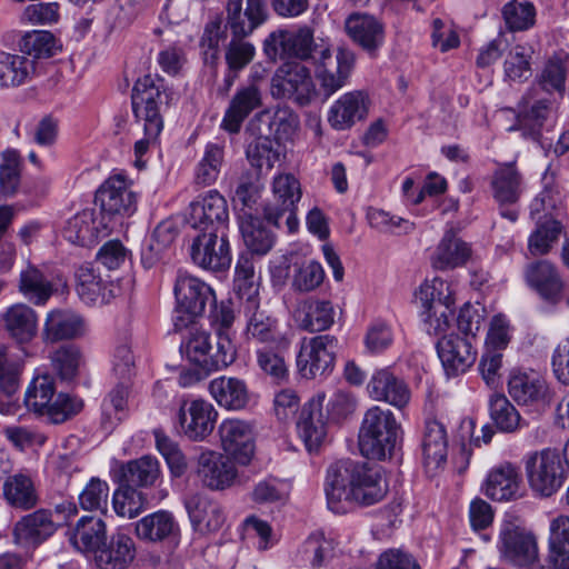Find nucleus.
Wrapping results in <instances>:
<instances>
[{"mask_svg": "<svg viewBox=\"0 0 569 569\" xmlns=\"http://www.w3.org/2000/svg\"><path fill=\"white\" fill-rule=\"evenodd\" d=\"M263 51L270 59L287 54L302 61L311 60L320 87L328 97L346 86L356 63L352 50L339 47L333 54L331 44L323 39L316 41L313 30L308 26L296 32H271L263 41Z\"/></svg>", "mask_w": 569, "mask_h": 569, "instance_id": "f257e3e1", "label": "nucleus"}, {"mask_svg": "<svg viewBox=\"0 0 569 569\" xmlns=\"http://www.w3.org/2000/svg\"><path fill=\"white\" fill-rule=\"evenodd\" d=\"M325 491L329 509L346 513L352 503L371 506L381 501L388 486L379 467L347 459L330 465Z\"/></svg>", "mask_w": 569, "mask_h": 569, "instance_id": "f03ea898", "label": "nucleus"}, {"mask_svg": "<svg viewBox=\"0 0 569 569\" xmlns=\"http://www.w3.org/2000/svg\"><path fill=\"white\" fill-rule=\"evenodd\" d=\"M26 408L51 423H62L83 408L80 398L56 392L54 378L49 373L37 375L29 382L23 399Z\"/></svg>", "mask_w": 569, "mask_h": 569, "instance_id": "7ed1b4c3", "label": "nucleus"}, {"mask_svg": "<svg viewBox=\"0 0 569 569\" xmlns=\"http://www.w3.org/2000/svg\"><path fill=\"white\" fill-rule=\"evenodd\" d=\"M400 432L401 426L391 410L372 406L363 413L358 435L359 449L368 459L390 458Z\"/></svg>", "mask_w": 569, "mask_h": 569, "instance_id": "20e7f679", "label": "nucleus"}, {"mask_svg": "<svg viewBox=\"0 0 569 569\" xmlns=\"http://www.w3.org/2000/svg\"><path fill=\"white\" fill-rule=\"evenodd\" d=\"M182 357L206 371L227 368L236 359V347L228 335L219 332L216 345L202 328L192 326L180 343Z\"/></svg>", "mask_w": 569, "mask_h": 569, "instance_id": "39448f33", "label": "nucleus"}, {"mask_svg": "<svg viewBox=\"0 0 569 569\" xmlns=\"http://www.w3.org/2000/svg\"><path fill=\"white\" fill-rule=\"evenodd\" d=\"M162 86L156 83L152 76L138 79L132 91V109L138 121L143 123L144 137L134 143V153L142 157L154 143L162 131L163 120L160 114Z\"/></svg>", "mask_w": 569, "mask_h": 569, "instance_id": "423d86ee", "label": "nucleus"}, {"mask_svg": "<svg viewBox=\"0 0 569 569\" xmlns=\"http://www.w3.org/2000/svg\"><path fill=\"white\" fill-rule=\"evenodd\" d=\"M173 292V323L179 330L193 323L194 319L203 313L207 303L214 302L212 288L184 270L178 271Z\"/></svg>", "mask_w": 569, "mask_h": 569, "instance_id": "0eeeda50", "label": "nucleus"}, {"mask_svg": "<svg viewBox=\"0 0 569 569\" xmlns=\"http://www.w3.org/2000/svg\"><path fill=\"white\" fill-rule=\"evenodd\" d=\"M497 549L502 561L520 569H538L540 551L532 530L515 521L500 526Z\"/></svg>", "mask_w": 569, "mask_h": 569, "instance_id": "6e6552de", "label": "nucleus"}, {"mask_svg": "<svg viewBox=\"0 0 569 569\" xmlns=\"http://www.w3.org/2000/svg\"><path fill=\"white\" fill-rule=\"evenodd\" d=\"M417 298L423 308L426 331L433 336L446 332L450 327L455 305L451 284L441 278H433L419 287Z\"/></svg>", "mask_w": 569, "mask_h": 569, "instance_id": "1a4fd4ad", "label": "nucleus"}, {"mask_svg": "<svg viewBox=\"0 0 569 569\" xmlns=\"http://www.w3.org/2000/svg\"><path fill=\"white\" fill-rule=\"evenodd\" d=\"M270 94L274 99L291 100L305 107L317 96L311 72L300 61H286L274 71L270 81Z\"/></svg>", "mask_w": 569, "mask_h": 569, "instance_id": "9d476101", "label": "nucleus"}, {"mask_svg": "<svg viewBox=\"0 0 569 569\" xmlns=\"http://www.w3.org/2000/svg\"><path fill=\"white\" fill-rule=\"evenodd\" d=\"M523 463L528 483L540 497H550L561 488L565 469L557 449L543 448L529 452Z\"/></svg>", "mask_w": 569, "mask_h": 569, "instance_id": "9b49d317", "label": "nucleus"}, {"mask_svg": "<svg viewBox=\"0 0 569 569\" xmlns=\"http://www.w3.org/2000/svg\"><path fill=\"white\" fill-rule=\"evenodd\" d=\"M301 199V188L298 179L290 173H282L273 178L272 199L263 207L264 219L274 226L286 217V224L289 232L298 229L297 206Z\"/></svg>", "mask_w": 569, "mask_h": 569, "instance_id": "f8f14e48", "label": "nucleus"}, {"mask_svg": "<svg viewBox=\"0 0 569 569\" xmlns=\"http://www.w3.org/2000/svg\"><path fill=\"white\" fill-rule=\"evenodd\" d=\"M337 339L330 335L305 338L300 343L297 367L303 378L329 375L335 367Z\"/></svg>", "mask_w": 569, "mask_h": 569, "instance_id": "ddd939ff", "label": "nucleus"}, {"mask_svg": "<svg viewBox=\"0 0 569 569\" xmlns=\"http://www.w3.org/2000/svg\"><path fill=\"white\" fill-rule=\"evenodd\" d=\"M187 222L202 232H226L229 222L228 203L217 190H209L190 202Z\"/></svg>", "mask_w": 569, "mask_h": 569, "instance_id": "4468645a", "label": "nucleus"}, {"mask_svg": "<svg viewBox=\"0 0 569 569\" xmlns=\"http://www.w3.org/2000/svg\"><path fill=\"white\" fill-rule=\"evenodd\" d=\"M491 192L499 204L502 218L516 222L519 217L517 203L523 192L522 174L513 162L500 164L492 173Z\"/></svg>", "mask_w": 569, "mask_h": 569, "instance_id": "2eb2a0df", "label": "nucleus"}, {"mask_svg": "<svg viewBox=\"0 0 569 569\" xmlns=\"http://www.w3.org/2000/svg\"><path fill=\"white\" fill-rule=\"evenodd\" d=\"M233 459L214 450H203L197 458L196 477L210 490L221 491L232 487L238 478Z\"/></svg>", "mask_w": 569, "mask_h": 569, "instance_id": "dca6fc26", "label": "nucleus"}, {"mask_svg": "<svg viewBox=\"0 0 569 569\" xmlns=\"http://www.w3.org/2000/svg\"><path fill=\"white\" fill-rule=\"evenodd\" d=\"M190 256L198 267L210 271H223L231 264L230 246L226 232H202L190 248Z\"/></svg>", "mask_w": 569, "mask_h": 569, "instance_id": "f3484780", "label": "nucleus"}, {"mask_svg": "<svg viewBox=\"0 0 569 569\" xmlns=\"http://www.w3.org/2000/svg\"><path fill=\"white\" fill-rule=\"evenodd\" d=\"M96 202L109 216H131L137 209V197L123 173L110 176L96 192Z\"/></svg>", "mask_w": 569, "mask_h": 569, "instance_id": "a211bd4d", "label": "nucleus"}, {"mask_svg": "<svg viewBox=\"0 0 569 569\" xmlns=\"http://www.w3.org/2000/svg\"><path fill=\"white\" fill-rule=\"evenodd\" d=\"M218 412L203 399L182 400L178 419L183 435L192 441H203L209 437L217 422Z\"/></svg>", "mask_w": 569, "mask_h": 569, "instance_id": "6ab92c4d", "label": "nucleus"}, {"mask_svg": "<svg viewBox=\"0 0 569 569\" xmlns=\"http://www.w3.org/2000/svg\"><path fill=\"white\" fill-rule=\"evenodd\" d=\"M224 455L236 462L247 466L254 455L252 426L240 419H224L218 428Z\"/></svg>", "mask_w": 569, "mask_h": 569, "instance_id": "aec40b11", "label": "nucleus"}, {"mask_svg": "<svg viewBox=\"0 0 569 569\" xmlns=\"http://www.w3.org/2000/svg\"><path fill=\"white\" fill-rule=\"evenodd\" d=\"M243 308L247 319L244 335L248 340L269 345L284 342L277 318L260 310L257 289L249 293Z\"/></svg>", "mask_w": 569, "mask_h": 569, "instance_id": "412c9836", "label": "nucleus"}, {"mask_svg": "<svg viewBox=\"0 0 569 569\" xmlns=\"http://www.w3.org/2000/svg\"><path fill=\"white\" fill-rule=\"evenodd\" d=\"M226 13L231 36H250L266 22L268 7L264 0H228Z\"/></svg>", "mask_w": 569, "mask_h": 569, "instance_id": "4be33fe9", "label": "nucleus"}, {"mask_svg": "<svg viewBox=\"0 0 569 569\" xmlns=\"http://www.w3.org/2000/svg\"><path fill=\"white\" fill-rule=\"evenodd\" d=\"M525 281L539 297L557 305L565 290V281L557 266L548 260H538L528 263L523 271Z\"/></svg>", "mask_w": 569, "mask_h": 569, "instance_id": "5701e85b", "label": "nucleus"}, {"mask_svg": "<svg viewBox=\"0 0 569 569\" xmlns=\"http://www.w3.org/2000/svg\"><path fill=\"white\" fill-rule=\"evenodd\" d=\"M437 352L447 376L465 373L477 358L471 338H462L453 333L442 337L437 342Z\"/></svg>", "mask_w": 569, "mask_h": 569, "instance_id": "b1692460", "label": "nucleus"}, {"mask_svg": "<svg viewBox=\"0 0 569 569\" xmlns=\"http://www.w3.org/2000/svg\"><path fill=\"white\" fill-rule=\"evenodd\" d=\"M325 400V392L316 393L302 408L297 423L298 433L309 451L318 450L327 438L328 422L322 412Z\"/></svg>", "mask_w": 569, "mask_h": 569, "instance_id": "393cba45", "label": "nucleus"}, {"mask_svg": "<svg viewBox=\"0 0 569 569\" xmlns=\"http://www.w3.org/2000/svg\"><path fill=\"white\" fill-rule=\"evenodd\" d=\"M58 525L50 510L38 509L23 516L13 528V540L22 547H36L57 531Z\"/></svg>", "mask_w": 569, "mask_h": 569, "instance_id": "a878e982", "label": "nucleus"}, {"mask_svg": "<svg viewBox=\"0 0 569 569\" xmlns=\"http://www.w3.org/2000/svg\"><path fill=\"white\" fill-rule=\"evenodd\" d=\"M84 331V320L78 312L71 309L57 308L46 315L41 338L46 345H50L77 339L83 336Z\"/></svg>", "mask_w": 569, "mask_h": 569, "instance_id": "bb28decb", "label": "nucleus"}, {"mask_svg": "<svg viewBox=\"0 0 569 569\" xmlns=\"http://www.w3.org/2000/svg\"><path fill=\"white\" fill-rule=\"evenodd\" d=\"M0 322L8 337L18 346H27L38 335V313L26 303H14L0 315Z\"/></svg>", "mask_w": 569, "mask_h": 569, "instance_id": "cd10ccee", "label": "nucleus"}, {"mask_svg": "<svg viewBox=\"0 0 569 569\" xmlns=\"http://www.w3.org/2000/svg\"><path fill=\"white\" fill-rule=\"evenodd\" d=\"M370 100L366 92L355 90L343 93L328 110V122L335 130L350 129L369 112Z\"/></svg>", "mask_w": 569, "mask_h": 569, "instance_id": "c85d7f7f", "label": "nucleus"}, {"mask_svg": "<svg viewBox=\"0 0 569 569\" xmlns=\"http://www.w3.org/2000/svg\"><path fill=\"white\" fill-rule=\"evenodd\" d=\"M367 390L375 401L387 402L397 409L405 408L411 398L407 383L387 368L371 376Z\"/></svg>", "mask_w": 569, "mask_h": 569, "instance_id": "c756f323", "label": "nucleus"}, {"mask_svg": "<svg viewBox=\"0 0 569 569\" xmlns=\"http://www.w3.org/2000/svg\"><path fill=\"white\" fill-rule=\"evenodd\" d=\"M521 482L519 468L509 461H505L489 471L482 491L492 500L509 501L520 496Z\"/></svg>", "mask_w": 569, "mask_h": 569, "instance_id": "7c9ffc66", "label": "nucleus"}, {"mask_svg": "<svg viewBox=\"0 0 569 569\" xmlns=\"http://www.w3.org/2000/svg\"><path fill=\"white\" fill-rule=\"evenodd\" d=\"M508 392L520 406L538 407L548 401L549 389L536 372L513 370L508 379Z\"/></svg>", "mask_w": 569, "mask_h": 569, "instance_id": "2f4dec72", "label": "nucleus"}, {"mask_svg": "<svg viewBox=\"0 0 569 569\" xmlns=\"http://www.w3.org/2000/svg\"><path fill=\"white\" fill-rule=\"evenodd\" d=\"M335 308L329 300L311 297L299 300L292 312L296 325L309 332L329 329L335 322Z\"/></svg>", "mask_w": 569, "mask_h": 569, "instance_id": "473e14b6", "label": "nucleus"}, {"mask_svg": "<svg viewBox=\"0 0 569 569\" xmlns=\"http://www.w3.org/2000/svg\"><path fill=\"white\" fill-rule=\"evenodd\" d=\"M262 106L261 88L242 86L237 89L221 121V129L229 133H238L246 118Z\"/></svg>", "mask_w": 569, "mask_h": 569, "instance_id": "72a5a7b5", "label": "nucleus"}, {"mask_svg": "<svg viewBox=\"0 0 569 569\" xmlns=\"http://www.w3.org/2000/svg\"><path fill=\"white\" fill-rule=\"evenodd\" d=\"M134 558V542L122 532L113 533L94 553V561L100 569H127Z\"/></svg>", "mask_w": 569, "mask_h": 569, "instance_id": "f704fd0d", "label": "nucleus"}, {"mask_svg": "<svg viewBox=\"0 0 569 569\" xmlns=\"http://www.w3.org/2000/svg\"><path fill=\"white\" fill-rule=\"evenodd\" d=\"M186 508L193 529L202 535L218 531L226 519L221 505L206 496L190 497Z\"/></svg>", "mask_w": 569, "mask_h": 569, "instance_id": "c9c22d12", "label": "nucleus"}, {"mask_svg": "<svg viewBox=\"0 0 569 569\" xmlns=\"http://www.w3.org/2000/svg\"><path fill=\"white\" fill-rule=\"evenodd\" d=\"M472 257L470 243L452 230L446 231L431 256V264L438 270L456 269L465 266Z\"/></svg>", "mask_w": 569, "mask_h": 569, "instance_id": "e433bc0d", "label": "nucleus"}, {"mask_svg": "<svg viewBox=\"0 0 569 569\" xmlns=\"http://www.w3.org/2000/svg\"><path fill=\"white\" fill-rule=\"evenodd\" d=\"M345 27L352 41L370 54H373L383 43V27L372 16L352 13L347 18Z\"/></svg>", "mask_w": 569, "mask_h": 569, "instance_id": "4c0bfd02", "label": "nucleus"}, {"mask_svg": "<svg viewBox=\"0 0 569 569\" xmlns=\"http://www.w3.org/2000/svg\"><path fill=\"white\" fill-rule=\"evenodd\" d=\"M74 276L77 293L86 305H104L113 297L111 284L97 273L91 263L80 266Z\"/></svg>", "mask_w": 569, "mask_h": 569, "instance_id": "58836bf2", "label": "nucleus"}, {"mask_svg": "<svg viewBox=\"0 0 569 569\" xmlns=\"http://www.w3.org/2000/svg\"><path fill=\"white\" fill-rule=\"evenodd\" d=\"M421 449L426 468L436 470L446 462L448 438L446 427L440 421L428 419L425 422Z\"/></svg>", "mask_w": 569, "mask_h": 569, "instance_id": "ea45409f", "label": "nucleus"}, {"mask_svg": "<svg viewBox=\"0 0 569 569\" xmlns=\"http://www.w3.org/2000/svg\"><path fill=\"white\" fill-rule=\"evenodd\" d=\"M2 492L7 503L17 509L29 510L38 503L34 481L24 471L8 476L3 481Z\"/></svg>", "mask_w": 569, "mask_h": 569, "instance_id": "a19ab883", "label": "nucleus"}, {"mask_svg": "<svg viewBox=\"0 0 569 569\" xmlns=\"http://www.w3.org/2000/svg\"><path fill=\"white\" fill-rule=\"evenodd\" d=\"M209 391L220 407L239 410L247 406L249 393L243 380L221 376L210 381Z\"/></svg>", "mask_w": 569, "mask_h": 569, "instance_id": "79ce46f5", "label": "nucleus"}, {"mask_svg": "<svg viewBox=\"0 0 569 569\" xmlns=\"http://www.w3.org/2000/svg\"><path fill=\"white\" fill-rule=\"evenodd\" d=\"M248 36H231L224 51V60L228 66V73L224 82L229 89L237 79L240 71L249 66L256 57V47L246 40Z\"/></svg>", "mask_w": 569, "mask_h": 569, "instance_id": "37998d69", "label": "nucleus"}, {"mask_svg": "<svg viewBox=\"0 0 569 569\" xmlns=\"http://www.w3.org/2000/svg\"><path fill=\"white\" fill-rule=\"evenodd\" d=\"M106 540L107 526L102 519L83 516L78 520L72 536V543L78 550L94 555Z\"/></svg>", "mask_w": 569, "mask_h": 569, "instance_id": "c03bdc74", "label": "nucleus"}, {"mask_svg": "<svg viewBox=\"0 0 569 569\" xmlns=\"http://www.w3.org/2000/svg\"><path fill=\"white\" fill-rule=\"evenodd\" d=\"M179 526L172 513L160 510L136 522L137 536L147 541H161L178 533Z\"/></svg>", "mask_w": 569, "mask_h": 569, "instance_id": "a18cd8bd", "label": "nucleus"}, {"mask_svg": "<svg viewBox=\"0 0 569 569\" xmlns=\"http://www.w3.org/2000/svg\"><path fill=\"white\" fill-rule=\"evenodd\" d=\"M239 229L247 248L257 254H266L273 246V236L266 229L262 221L242 209L239 217Z\"/></svg>", "mask_w": 569, "mask_h": 569, "instance_id": "49530a36", "label": "nucleus"}, {"mask_svg": "<svg viewBox=\"0 0 569 569\" xmlns=\"http://www.w3.org/2000/svg\"><path fill=\"white\" fill-rule=\"evenodd\" d=\"M160 465L156 457L143 456L128 461L121 468V481L138 487H151L160 478Z\"/></svg>", "mask_w": 569, "mask_h": 569, "instance_id": "de8ad7c7", "label": "nucleus"}, {"mask_svg": "<svg viewBox=\"0 0 569 569\" xmlns=\"http://www.w3.org/2000/svg\"><path fill=\"white\" fill-rule=\"evenodd\" d=\"M337 545L333 537H327L322 531H315L302 542L299 555L312 568H320L332 559Z\"/></svg>", "mask_w": 569, "mask_h": 569, "instance_id": "09e8293b", "label": "nucleus"}, {"mask_svg": "<svg viewBox=\"0 0 569 569\" xmlns=\"http://www.w3.org/2000/svg\"><path fill=\"white\" fill-rule=\"evenodd\" d=\"M100 236L93 210H82L70 218L63 229V237L71 243L93 244Z\"/></svg>", "mask_w": 569, "mask_h": 569, "instance_id": "8fccbe9b", "label": "nucleus"}, {"mask_svg": "<svg viewBox=\"0 0 569 569\" xmlns=\"http://www.w3.org/2000/svg\"><path fill=\"white\" fill-rule=\"evenodd\" d=\"M224 162V146L217 142H208L203 153L194 168V182L208 187L213 184Z\"/></svg>", "mask_w": 569, "mask_h": 569, "instance_id": "3c124183", "label": "nucleus"}, {"mask_svg": "<svg viewBox=\"0 0 569 569\" xmlns=\"http://www.w3.org/2000/svg\"><path fill=\"white\" fill-rule=\"evenodd\" d=\"M19 289L36 306L46 305L53 293L52 283L33 266L21 271Z\"/></svg>", "mask_w": 569, "mask_h": 569, "instance_id": "603ef678", "label": "nucleus"}, {"mask_svg": "<svg viewBox=\"0 0 569 569\" xmlns=\"http://www.w3.org/2000/svg\"><path fill=\"white\" fill-rule=\"evenodd\" d=\"M33 71V61L24 56L0 52V87H18Z\"/></svg>", "mask_w": 569, "mask_h": 569, "instance_id": "864d4df0", "label": "nucleus"}, {"mask_svg": "<svg viewBox=\"0 0 569 569\" xmlns=\"http://www.w3.org/2000/svg\"><path fill=\"white\" fill-rule=\"evenodd\" d=\"M569 70V53L560 51L553 53L546 62L540 76L539 84L547 92H565L566 79Z\"/></svg>", "mask_w": 569, "mask_h": 569, "instance_id": "5fc2aeb1", "label": "nucleus"}, {"mask_svg": "<svg viewBox=\"0 0 569 569\" xmlns=\"http://www.w3.org/2000/svg\"><path fill=\"white\" fill-rule=\"evenodd\" d=\"M53 371L61 380L71 381L83 365V356L76 345H63L57 348L50 356Z\"/></svg>", "mask_w": 569, "mask_h": 569, "instance_id": "6e6d98bb", "label": "nucleus"}, {"mask_svg": "<svg viewBox=\"0 0 569 569\" xmlns=\"http://www.w3.org/2000/svg\"><path fill=\"white\" fill-rule=\"evenodd\" d=\"M490 417L503 432H515L521 427V417L505 395L492 393L489 398Z\"/></svg>", "mask_w": 569, "mask_h": 569, "instance_id": "4d7b16f0", "label": "nucleus"}, {"mask_svg": "<svg viewBox=\"0 0 569 569\" xmlns=\"http://www.w3.org/2000/svg\"><path fill=\"white\" fill-rule=\"evenodd\" d=\"M501 14L511 32L528 30L536 22V8L528 1L510 0L502 7Z\"/></svg>", "mask_w": 569, "mask_h": 569, "instance_id": "13d9d810", "label": "nucleus"}, {"mask_svg": "<svg viewBox=\"0 0 569 569\" xmlns=\"http://www.w3.org/2000/svg\"><path fill=\"white\" fill-rule=\"evenodd\" d=\"M112 506L119 517L132 519L144 510L146 499L137 488L121 481L113 492Z\"/></svg>", "mask_w": 569, "mask_h": 569, "instance_id": "bf43d9fd", "label": "nucleus"}, {"mask_svg": "<svg viewBox=\"0 0 569 569\" xmlns=\"http://www.w3.org/2000/svg\"><path fill=\"white\" fill-rule=\"evenodd\" d=\"M156 448L164 458L171 473L174 477H181L187 470V459L179 445L170 438L163 430H153Z\"/></svg>", "mask_w": 569, "mask_h": 569, "instance_id": "052dcab7", "label": "nucleus"}, {"mask_svg": "<svg viewBox=\"0 0 569 569\" xmlns=\"http://www.w3.org/2000/svg\"><path fill=\"white\" fill-rule=\"evenodd\" d=\"M20 49L34 58H49L54 56L60 47L50 31L34 30L23 36Z\"/></svg>", "mask_w": 569, "mask_h": 569, "instance_id": "680f3d73", "label": "nucleus"}, {"mask_svg": "<svg viewBox=\"0 0 569 569\" xmlns=\"http://www.w3.org/2000/svg\"><path fill=\"white\" fill-rule=\"evenodd\" d=\"M561 224L556 220H548L537 227L528 239V250L532 256H545L552 248L561 233Z\"/></svg>", "mask_w": 569, "mask_h": 569, "instance_id": "e2e57ef3", "label": "nucleus"}, {"mask_svg": "<svg viewBox=\"0 0 569 569\" xmlns=\"http://www.w3.org/2000/svg\"><path fill=\"white\" fill-rule=\"evenodd\" d=\"M367 221L369 226L382 233H408L413 230L415 224L401 217L392 216L389 212L369 208L367 211Z\"/></svg>", "mask_w": 569, "mask_h": 569, "instance_id": "0e129e2a", "label": "nucleus"}, {"mask_svg": "<svg viewBox=\"0 0 569 569\" xmlns=\"http://www.w3.org/2000/svg\"><path fill=\"white\" fill-rule=\"evenodd\" d=\"M108 482L92 477L79 495V505L87 511H103L108 506Z\"/></svg>", "mask_w": 569, "mask_h": 569, "instance_id": "69168bd1", "label": "nucleus"}, {"mask_svg": "<svg viewBox=\"0 0 569 569\" xmlns=\"http://www.w3.org/2000/svg\"><path fill=\"white\" fill-rule=\"evenodd\" d=\"M23 362L10 347L0 342V387L6 390L20 385Z\"/></svg>", "mask_w": 569, "mask_h": 569, "instance_id": "338daca9", "label": "nucleus"}, {"mask_svg": "<svg viewBox=\"0 0 569 569\" xmlns=\"http://www.w3.org/2000/svg\"><path fill=\"white\" fill-rule=\"evenodd\" d=\"M325 279V271L317 261L302 262L292 277V288L300 292H309L317 289Z\"/></svg>", "mask_w": 569, "mask_h": 569, "instance_id": "774afa93", "label": "nucleus"}]
</instances>
